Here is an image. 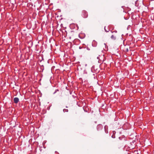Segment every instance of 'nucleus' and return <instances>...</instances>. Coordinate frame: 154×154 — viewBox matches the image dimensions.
<instances>
[{
    "label": "nucleus",
    "instance_id": "obj_1",
    "mask_svg": "<svg viewBox=\"0 0 154 154\" xmlns=\"http://www.w3.org/2000/svg\"><path fill=\"white\" fill-rule=\"evenodd\" d=\"M84 17L85 18H86L88 17V13L85 11H83Z\"/></svg>",
    "mask_w": 154,
    "mask_h": 154
},
{
    "label": "nucleus",
    "instance_id": "obj_2",
    "mask_svg": "<svg viewBox=\"0 0 154 154\" xmlns=\"http://www.w3.org/2000/svg\"><path fill=\"white\" fill-rule=\"evenodd\" d=\"M14 103H17L19 101V99L18 97H15L14 99Z\"/></svg>",
    "mask_w": 154,
    "mask_h": 154
},
{
    "label": "nucleus",
    "instance_id": "obj_3",
    "mask_svg": "<svg viewBox=\"0 0 154 154\" xmlns=\"http://www.w3.org/2000/svg\"><path fill=\"white\" fill-rule=\"evenodd\" d=\"M111 38L112 39L115 40L116 39V37L113 35H111Z\"/></svg>",
    "mask_w": 154,
    "mask_h": 154
},
{
    "label": "nucleus",
    "instance_id": "obj_4",
    "mask_svg": "<svg viewBox=\"0 0 154 154\" xmlns=\"http://www.w3.org/2000/svg\"><path fill=\"white\" fill-rule=\"evenodd\" d=\"M63 111L64 112H67L68 111V110L64 109H63Z\"/></svg>",
    "mask_w": 154,
    "mask_h": 154
},
{
    "label": "nucleus",
    "instance_id": "obj_5",
    "mask_svg": "<svg viewBox=\"0 0 154 154\" xmlns=\"http://www.w3.org/2000/svg\"><path fill=\"white\" fill-rule=\"evenodd\" d=\"M105 28H106V27H104V30H105V31L106 32H108V31H107V30H106V29Z\"/></svg>",
    "mask_w": 154,
    "mask_h": 154
},
{
    "label": "nucleus",
    "instance_id": "obj_6",
    "mask_svg": "<svg viewBox=\"0 0 154 154\" xmlns=\"http://www.w3.org/2000/svg\"><path fill=\"white\" fill-rule=\"evenodd\" d=\"M126 51H128V48H127L126 49Z\"/></svg>",
    "mask_w": 154,
    "mask_h": 154
}]
</instances>
